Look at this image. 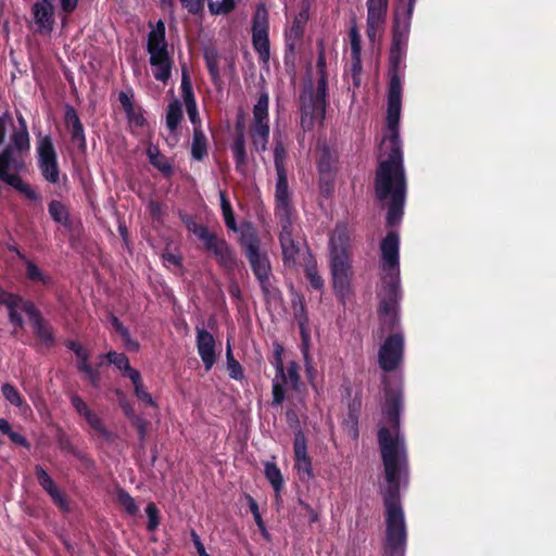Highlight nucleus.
I'll use <instances>...</instances> for the list:
<instances>
[{
    "mask_svg": "<svg viewBox=\"0 0 556 556\" xmlns=\"http://www.w3.org/2000/svg\"><path fill=\"white\" fill-rule=\"evenodd\" d=\"M403 409V394L397 389H386V402L382 408L390 427L396 432L382 427L378 431V442L384 467L387 486L382 492L386 507L384 556H404L407 532L401 505V477L407 476V456L403 438H400V415Z\"/></svg>",
    "mask_w": 556,
    "mask_h": 556,
    "instance_id": "obj_1",
    "label": "nucleus"
},
{
    "mask_svg": "<svg viewBox=\"0 0 556 556\" xmlns=\"http://www.w3.org/2000/svg\"><path fill=\"white\" fill-rule=\"evenodd\" d=\"M388 131L389 152L386 160L378 161L374 188L380 202L389 200L386 225L393 228L400 224L404 214L407 182L400 130Z\"/></svg>",
    "mask_w": 556,
    "mask_h": 556,
    "instance_id": "obj_2",
    "label": "nucleus"
},
{
    "mask_svg": "<svg viewBox=\"0 0 556 556\" xmlns=\"http://www.w3.org/2000/svg\"><path fill=\"white\" fill-rule=\"evenodd\" d=\"M406 2L403 20L399 9L395 12L392 29V43L389 53V85H388V108L387 128L388 130H400V117L402 109V83L400 71L406 56V48L415 4L417 0H400Z\"/></svg>",
    "mask_w": 556,
    "mask_h": 556,
    "instance_id": "obj_3",
    "label": "nucleus"
},
{
    "mask_svg": "<svg viewBox=\"0 0 556 556\" xmlns=\"http://www.w3.org/2000/svg\"><path fill=\"white\" fill-rule=\"evenodd\" d=\"M0 304L8 309L9 321L23 329L25 321L18 312L23 311L30 319L35 336L42 344L50 349L55 344V336L52 326L45 320L40 311L30 300H25L17 293H12L0 287Z\"/></svg>",
    "mask_w": 556,
    "mask_h": 556,
    "instance_id": "obj_4",
    "label": "nucleus"
},
{
    "mask_svg": "<svg viewBox=\"0 0 556 556\" xmlns=\"http://www.w3.org/2000/svg\"><path fill=\"white\" fill-rule=\"evenodd\" d=\"M239 244L248 258L252 273L255 276L265 298H273L277 291L271 285V264L266 251L261 250V240L255 230L250 227L242 231Z\"/></svg>",
    "mask_w": 556,
    "mask_h": 556,
    "instance_id": "obj_5",
    "label": "nucleus"
},
{
    "mask_svg": "<svg viewBox=\"0 0 556 556\" xmlns=\"http://www.w3.org/2000/svg\"><path fill=\"white\" fill-rule=\"evenodd\" d=\"M148 34L147 51L150 55L149 62L154 67L153 76L157 81L167 83L172 76L173 59L168 51L166 40V27L162 20H159Z\"/></svg>",
    "mask_w": 556,
    "mask_h": 556,
    "instance_id": "obj_6",
    "label": "nucleus"
},
{
    "mask_svg": "<svg viewBox=\"0 0 556 556\" xmlns=\"http://www.w3.org/2000/svg\"><path fill=\"white\" fill-rule=\"evenodd\" d=\"M330 268L334 294L344 304L351 291V263L346 249L336 247L333 240H331Z\"/></svg>",
    "mask_w": 556,
    "mask_h": 556,
    "instance_id": "obj_7",
    "label": "nucleus"
},
{
    "mask_svg": "<svg viewBox=\"0 0 556 556\" xmlns=\"http://www.w3.org/2000/svg\"><path fill=\"white\" fill-rule=\"evenodd\" d=\"M24 168V160L11 161L9 151L0 152V179L24 194L27 200L40 202L41 195L31 186L24 182L20 176Z\"/></svg>",
    "mask_w": 556,
    "mask_h": 556,
    "instance_id": "obj_8",
    "label": "nucleus"
},
{
    "mask_svg": "<svg viewBox=\"0 0 556 556\" xmlns=\"http://www.w3.org/2000/svg\"><path fill=\"white\" fill-rule=\"evenodd\" d=\"M268 106V93L266 91H262L257 102L253 106V123L250 128L252 144L258 152L266 151L269 139Z\"/></svg>",
    "mask_w": 556,
    "mask_h": 556,
    "instance_id": "obj_9",
    "label": "nucleus"
},
{
    "mask_svg": "<svg viewBox=\"0 0 556 556\" xmlns=\"http://www.w3.org/2000/svg\"><path fill=\"white\" fill-rule=\"evenodd\" d=\"M37 166L46 181L52 185L60 182L61 169L58 153L49 135L37 142Z\"/></svg>",
    "mask_w": 556,
    "mask_h": 556,
    "instance_id": "obj_10",
    "label": "nucleus"
},
{
    "mask_svg": "<svg viewBox=\"0 0 556 556\" xmlns=\"http://www.w3.org/2000/svg\"><path fill=\"white\" fill-rule=\"evenodd\" d=\"M328 77H318L316 90L311 86L308 93L300 96L302 121L305 117L311 119H325L327 106Z\"/></svg>",
    "mask_w": 556,
    "mask_h": 556,
    "instance_id": "obj_11",
    "label": "nucleus"
},
{
    "mask_svg": "<svg viewBox=\"0 0 556 556\" xmlns=\"http://www.w3.org/2000/svg\"><path fill=\"white\" fill-rule=\"evenodd\" d=\"M201 239L204 249L214 255L218 265L227 273H232L237 267V256L230 244L214 232H204Z\"/></svg>",
    "mask_w": 556,
    "mask_h": 556,
    "instance_id": "obj_12",
    "label": "nucleus"
},
{
    "mask_svg": "<svg viewBox=\"0 0 556 556\" xmlns=\"http://www.w3.org/2000/svg\"><path fill=\"white\" fill-rule=\"evenodd\" d=\"M269 22L268 13L265 8H257L252 24V45L263 62L269 60Z\"/></svg>",
    "mask_w": 556,
    "mask_h": 556,
    "instance_id": "obj_13",
    "label": "nucleus"
},
{
    "mask_svg": "<svg viewBox=\"0 0 556 556\" xmlns=\"http://www.w3.org/2000/svg\"><path fill=\"white\" fill-rule=\"evenodd\" d=\"M404 338L401 333L389 336L379 349L378 362L386 372L394 371L403 359Z\"/></svg>",
    "mask_w": 556,
    "mask_h": 556,
    "instance_id": "obj_14",
    "label": "nucleus"
},
{
    "mask_svg": "<svg viewBox=\"0 0 556 556\" xmlns=\"http://www.w3.org/2000/svg\"><path fill=\"white\" fill-rule=\"evenodd\" d=\"M382 289L379 292L380 315H390L395 312L400 300V271L383 273Z\"/></svg>",
    "mask_w": 556,
    "mask_h": 556,
    "instance_id": "obj_15",
    "label": "nucleus"
},
{
    "mask_svg": "<svg viewBox=\"0 0 556 556\" xmlns=\"http://www.w3.org/2000/svg\"><path fill=\"white\" fill-rule=\"evenodd\" d=\"M292 195L293 193L289 188L287 173L277 174L274 213L278 220L292 219V213L294 211Z\"/></svg>",
    "mask_w": 556,
    "mask_h": 556,
    "instance_id": "obj_16",
    "label": "nucleus"
},
{
    "mask_svg": "<svg viewBox=\"0 0 556 556\" xmlns=\"http://www.w3.org/2000/svg\"><path fill=\"white\" fill-rule=\"evenodd\" d=\"M70 401L76 413L86 420L93 432L109 443L114 441V433L105 427L102 419L89 408L80 395L74 393Z\"/></svg>",
    "mask_w": 556,
    "mask_h": 556,
    "instance_id": "obj_17",
    "label": "nucleus"
},
{
    "mask_svg": "<svg viewBox=\"0 0 556 556\" xmlns=\"http://www.w3.org/2000/svg\"><path fill=\"white\" fill-rule=\"evenodd\" d=\"M70 401L76 413L86 420L93 432L109 443L114 441V433L105 427L102 419L89 408L80 395L74 393Z\"/></svg>",
    "mask_w": 556,
    "mask_h": 556,
    "instance_id": "obj_18",
    "label": "nucleus"
},
{
    "mask_svg": "<svg viewBox=\"0 0 556 556\" xmlns=\"http://www.w3.org/2000/svg\"><path fill=\"white\" fill-rule=\"evenodd\" d=\"M339 155L336 150H332L327 144L319 147V155L317 159V169L319 174V184L321 188L329 186L333 187L334 178L338 172Z\"/></svg>",
    "mask_w": 556,
    "mask_h": 556,
    "instance_id": "obj_19",
    "label": "nucleus"
},
{
    "mask_svg": "<svg viewBox=\"0 0 556 556\" xmlns=\"http://www.w3.org/2000/svg\"><path fill=\"white\" fill-rule=\"evenodd\" d=\"M279 243L282 251V262L286 267H292L296 264L300 253V244L293 238V222L292 219L279 220Z\"/></svg>",
    "mask_w": 556,
    "mask_h": 556,
    "instance_id": "obj_20",
    "label": "nucleus"
},
{
    "mask_svg": "<svg viewBox=\"0 0 556 556\" xmlns=\"http://www.w3.org/2000/svg\"><path fill=\"white\" fill-rule=\"evenodd\" d=\"M382 271H400V237L395 231H390L381 240Z\"/></svg>",
    "mask_w": 556,
    "mask_h": 556,
    "instance_id": "obj_21",
    "label": "nucleus"
},
{
    "mask_svg": "<svg viewBox=\"0 0 556 556\" xmlns=\"http://www.w3.org/2000/svg\"><path fill=\"white\" fill-rule=\"evenodd\" d=\"M293 452L294 468L296 469L300 479L304 480L314 478L312 459L307 454V441L302 430H298L294 433Z\"/></svg>",
    "mask_w": 556,
    "mask_h": 556,
    "instance_id": "obj_22",
    "label": "nucleus"
},
{
    "mask_svg": "<svg viewBox=\"0 0 556 556\" xmlns=\"http://www.w3.org/2000/svg\"><path fill=\"white\" fill-rule=\"evenodd\" d=\"M197 331V349L201 357L205 370H211L216 362V342L214 336L205 330L203 327H195Z\"/></svg>",
    "mask_w": 556,
    "mask_h": 556,
    "instance_id": "obj_23",
    "label": "nucleus"
},
{
    "mask_svg": "<svg viewBox=\"0 0 556 556\" xmlns=\"http://www.w3.org/2000/svg\"><path fill=\"white\" fill-rule=\"evenodd\" d=\"M35 476L39 485L49 494L52 502L62 510H68L67 500L41 465L35 466Z\"/></svg>",
    "mask_w": 556,
    "mask_h": 556,
    "instance_id": "obj_24",
    "label": "nucleus"
},
{
    "mask_svg": "<svg viewBox=\"0 0 556 556\" xmlns=\"http://www.w3.org/2000/svg\"><path fill=\"white\" fill-rule=\"evenodd\" d=\"M181 93L186 105V111L193 126H201V119L198 112L195 96L193 92L192 81L188 70L184 66L181 70Z\"/></svg>",
    "mask_w": 556,
    "mask_h": 556,
    "instance_id": "obj_25",
    "label": "nucleus"
},
{
    "mask_svg": "<svg viewBox=\"0 0 556 556\" xmlns=\"http://www.w3.org/2000/svg\"><path fill=\"white\" fill-rule=\"evenodd\" d=\"M55 439L60 450L77 458L86 470H92L94 468L93 459L86 452L75 446L70 435L62 428H58Z\"/></svg>",
    "mask_w": 556,
    "mask_h": 556,
    "instance_id": "obj_26",
    "label": "nucleus"
},
{
    "mask_svg": "<svg viewBox=\"0 0 556 556\" xmlns=\"http://www.w3.org/2000/svg\"><path fill=\"white\" fill-rule=\"evenodd\" d=\"M54 5L34 3L30 12L39 33H51L54 28Z\"/></svg>",
    "mask_w": 556,
    "mask_h": 556,
    "instance_id": "obj_27",
    "label": "nucleus"
},
{
    "mask_svg": "<svg viewBox=\"0 0 556 556\" xmlns=\"http://www.w3.org/2000/svg\"><path fill=\"white\" fill-rule=\"evenodd\" d=\"M75 356L77 357V370L80 374H84L87 378L88 382L93 388H99L101 382V374L98 368H94L90 365L89 358L90 353L84 346L78 351H75Z\"/></svg>",
    "mask_w": 556,
    "mask_h": 556,
    "instance_id": "obj_28",
    "label": "nucleus"
},
{
    "mask_svg": "<svg viewBox=\"0 0 556 556\" xmlns=\"http://www.w3.org/2000/svg\"><path fill=\"white\" fill-rule=\"evenodd\" d=\"M30 150V138L28 131L14 129L11 135V142L2 151H9L10 160H23V153Z\"/></svg>",
    "mask_w": 556,
    "mask_h": 556,
    "instance_id": "obj_29",
    "label": "nucleus"
},
{
    "mask_svg": "<svg viewBox=\"0 0 556 556\" xmlns=\"http://www.w3.org/2000/svg\"><path fill=\"white\" fill-rule=\"evenodd\" d=\"M231 152L236 163V170L245 174L248 166V155L245 150V136L244 134H239L235 136L233 142L231 144Z\"/></svg>",
    "mask_w": 556,
    "mask_h": 556,
    "instance_id": "obj_30",
    "label": "nucleus"
},
{
    "mask_svg": "<svg viewBox=\"0 0 556 556\" xmlns=\"http://www.w3.org/2000/svg\"><path fill=\"white\" fill-rule=\"evenodd\" d=\"M100 358H105L109 364L114 365L118 370L122 371V375L128 379L131 377V375L139 372V370L130 366L129 358L124 353L110 351L106 354L101 355Z\"/></svg>",
    "mask_w": 556,
    "mask_h": 556,
    "instance_id": "obj_31",
    "label": "nucleus"
},
{
    "mask_svg": "<svg viewBox=\"0 0 556 556\" xmlns=\"http://www.w3.org/2000/svg\"><path fill=\"white\" fill-rule=\"evenodd\" d=\"M207 155V138L203 132L201 126L193 128L192 142H191V156L195 161H203Z\"/></svg>",
    "mask_w": 556,
    "mask_h": 556,
    "instance_id": "obj_32",
    "label": "nucleus"
},
{
    "mask_svg": "<svg viewBox=\"0 0 556 556\" xmlns=\"http://www.w3.org/2000/svg\"><path fill=\"white\" fill-rule=\"evenodd\" d=\"M182 119V105L179 100L174 99L166 109V127L170 134L176 132Z\"/></svg>",
    "mask_w": 556,
    "mask_h": 556,
    "instance_id": "obj_33",
    "label": "nucleus"
},
{
    "mask_svg": "<svg viewBox=\"0 0 556 556\" xmlns=\"http://www.w3.org/2000/svg\"><path fill=\"white\" fill-rule=\"evenodd\" d=\"M264 475L278 496L285 486V480L277 464L266 462L264 465Z\"/></svg>",
    "mask_w": 556,
    "mask_h": 556,
    "instance_id": "obj_34",
    "label": "nucleus"
},
{
    "mask_svg": "<svg viewBox=\"0 0 556 556\" xmlns=\"http://www.w3.org/2000/svg\"><path fill=\"white\" fill-rule=\"evenodd\" d=\"M305 23H306V16H304L301 13L300 15L295 16L290 29L287 31V34H286L287 46L291 51L294 50V47H295L294 41H299L302 39L303 34H304Z\"/></svg>",
    "mask_w": 556,
    "mask_h": 556,
    "instance_id": "obj_35",
    "label": "nucleus"
},
{
    "mask_svg": "<svg viewBox=\"0 0 556 556\" xmlns=\"http://www.w3.org/2000/svg\"><path fill=\"white\" fill-rule=\"evenodd\" d=\"M50 217L65 227L71 225L70 211L65 204L58 200H51L48 204Z\"/></svg>",
    "mask_w": 556,
    "mask_h": 556,
    "instance_id": "obj_36",
    "label": "nucleus"
},
{
    "mask_svg": "<svg viewBox=\"0 0 556 556\" xmlns=\"http://www.w3.org/2000/svg\"><path fill=\"white\" fill-rule=\"evenodd\" d=\"M129 380L134 384L135 396L139 401L144 402L147 405L155 407L156 402L153 400L152 395L146 390L140 371L131 375Z\"/></svg>",
    "mask_w": 556,
    "mask_h": 556,
    "instance_id": "obj_37",
    "label": "nucleus"
},
{
    "mask_svg": "<svg viewBox=\"0 0 556 556\" xmlns=\"http://www.w3.org/2000/svg\"><path fill=\"white\" fill-rule=\"evenodd\" d=\"M283 346L279 342L273 343V354L269 358L270 364L276 369V378H280L282 382H287L286 369L282 359Z\"/></svg>",
    "mask_w": 556,
    "mask_h": 556,
    "instance_id": "obj_38",
    "label": "nucleus"
},
{
    "mask_svg": "<svg viewBox=\"0 0 556 556\" xmlns=\"http://www.w3.org/2000/svg\"><path fill=\"white\" fill-rule=\"evenodd\" d=\"M293 315L299 325L301 337L304 341H306L308 338V315L306 312L305 303L302 300H300L299 303L293 302Z\"/></svg>",
    "mask_w": 556,
    "mask_h": 556,
    "instance_id": "obj_39",
    "label": "nucleus"
},
{
    "mask_svg": "<svg viewBox=\"0 0 556 556\" xmlns=\"http://www.w3.org/2000/svg\"><path fill=\"white\" fill-rule=\"evenodd\" d=\"M1 392L4 399L12 405L29 409L28 404L25 402V400L22 397L20 391L11 383L7 382L3 383L1 387Z\"/></svg>",
    "mask_w": 556,
    "mask_h": 556,
    "instance_id": "obj_40",
    "label": "nucleus"
},
{
    "mask_svg": "<svg viewBox=\"0 0 556 556\" xmlns=\"http://www.w3.org/2000/svg\"><path fill=\"white\" fill-rule=\"evenodd\" d=\"M226 359L229 377L233 380L241 381L244 378L243 368L241 364L235 358L229 340L227 341L226 346Z\"/></svg>",
    "mask_w": 556,
    "mask_h": 556,
    "instance_id": "obj_41",
    "label": "nucleus"
},
{
    "mask_svg": "<svg viewBox=\"0 0 556 556\" xmlns=\"http://www.w3.org/2000/svg\"><path fill=\"white\" fill-rule=\"evenodd\" d=\"M219 197H220L222 213H223V217H224V220H225V224H226L227 228L232 230V231H238V226H237V222H236V218H235V213H233L231 203H230V201L228 200V198L226 195V192L225 191H220L219 192Z\"/></svg>",
    "mask_w": 556,
    "mask_h": 556,
    "instance_id": "obj_42",
    "label": "nucleus"
},
{
    "mask_svg": "<svg viewBox=\"0 0 556 556\" xmlns=\"http://www.w3.org/2000/svg\"><path fill=\"white\" fill-rule=\"evenodd\" d=\"M116 502L129 516H136L139 511L135 498L123 488L116 489Z\"/></svg>",
    "mask_w": 556,
    "mask_h": 556,
    "instance_id": "obj_43",
    "label": "nucleus"
},
{
    "mask_svg": "<svg viewBox=\"0 0 556 556\" xmlns=\"http://www.w3.org/2000/svg\"><path fill=\"white\" fill-rule=\"evenodd\" d=\"M147 154L149 156L150 163L162 174L165 176H170L173 174L172 165L163 156L160 155L157 148H148Z\"/></svg>",
    "mask_w": 556,
    "mask_h": 556,
    "instance_id": "obj_44",
    "label": "nucleus"
},
{
    "mask_svg": "<svg viewBox=\"0 0 556 556\" xmlns=\"http://www.w3.org/2000/svg\"><path fill=\"white\" fill-rule=\"evenodd\" d=\"M24 263L26 266V277L29 281L40 282L45 286L50 283L51 278L45 275L31 260L27 258Z\"/></svg>",
    "mask_w": 556,
    "mask_h": 556,
    "instance_id": "obj_45",
    "label": "nucleus"
},
{
    "mask_svg": "<svg viewBox=\"0 0 556 556\" xmlns=\"http://www.w3.org/2000/svg\"><path fill=\"white\" fill-rule=\"evenodd\" d=\"M179 219L186 226V228L193 232L200 240L204 237V232H208V229L204 225L197 224L194 217L184 211H179L178 213Z\"/></svg>",
    "mask_w": 556,
    "mask_h": 556,
    "instance_id": "obj_46",
    "label": "nucleus"
},
{
    "mask_svg": "<svg viewBox=\"0 0 556 556\" xmlns=\"http://www.w3.org/2000/svg\"><path fill=\"white\" fill-rule=\"evenodd\" d=\"M146 514L148 517L147 530L149 532H154L161 523V513L154 502L148 503Z\"/></svg>",
    "mask_w": 556,
    "mask_h": 556,
    "instance_id": "obj_47",
    "label": "nucleus"
},
{
    "mask_svg": "<svg viewBox=\"0 0 556 556\" xmlns=\"http://www.w3.org/2000/svg\"><path fill=\"white\" fill-rule=\"evenodd\" d=\"M287 152L281 141H277L274 148V164L276 174L287 173L286 168Z\"/></svg>",
    "mask_w": 556,
    "mask_h": 556,
    "instance_id": "obj_48",
    "label": "nucleus"
},
{
    "mask_svg": "<svg viewBox=\"0 0 556 556\" xmlns=\"http://www.w3.org/2000/svg\"><path fill=\"white\" fill-rule=\"evenodd\" d=\"M205 63L206 68L208 71V74L211 76L212 83L215 86H219L220 84V74H219V66H218V60L216 54H208L206 53L205 56Z\"/></svg>",
    "mask_w": 556,
    "mask_h": 556,
    "instance_id": "obj_49",
    "label": "nucleus"
},
{
    "mask_svg": "<svg viewBox=\"0 0 556 556\" xmlns=\"http://www.w3.org/2000/svg\"><path fill=\"white\" fill-rule=\"evenodd\" d=\"M236 7L235 0H223L222 2L218 1H208V10L211 14L213 15H220V14H228L231 11H233Z\"/></svg>",
    "mask_w": 556,
    "mask_h": 556,
    "instance_id": "obj_50",
    "label": "nucleus"
},
{
    "mask_svg": "<svg viewBox=\"0 0 556 556\" xmlns=\"http://www.w3.org/2000/svg\"><path fill=\"white\" fill-rule=\"evenodd\" d=\"M367 14L387 18L389 0H367Z\"/></svg>",
    "mask_w": 556,
    "mask_h": 556,
    "instance_id": "obj_51",
    "label": "nucleus"
},
{
    "mask_svg": "<svg viewBox=\"0 0 556 556\" xmlns=\"http://www.w3.org/2000/svg\"><path fill=\"white\" fill-rule=\"evenodd\" d=\"M363 72L361 54H351L350 73L353 80V86L358 88L361 86V76Z\"/></svg>",
    "mask_w": 556,
    "mask_h": 556,
    "instance_id": "obj_52",
    "label": "nucleus"
},
{
    "mask_svg": "<svg viewBox=\"0 0 556 556\" xmlns=\"http://www.w3.org/2000/svg\"><path fill=\"white\" fill-rule=\"evenodd\" d=\"M386 22V18L383 17H380V16H377V15H371V14H367V29H366V33H367V36L368 38L374 41L377 34H378V30L383 26Z\"/></svg>",
    "mask_w": 556,
    "mask_h": 556,
    "instance_id": "obj_53",
    "label": "nucleus"
},
{
    "mask_svg": "<svg viewBox=\"0 0 556 556\" xmlns=\"http://www.w3.org/2000/svg\"><path fill=\"white\" fill-rule=\"evenodd\" d=\"M305 277L309 282V286L315 290H323L324 279L318 274L316 265H307L305 268Z\"/></svg>",
    "mask_w": 556,
    "mask_h": 556,
    "instance_id": "obj_54",
    "label": "nucleus"
},
{
    "mask_svg": "<svg viewBox=\"0 0 556 556\" xmlns=\"http://www.w3.org/2000/svg\"><path fill=\"white\" fill-rule=\"evenodd\" d=\"M317 48H318V55H317V62H316L317 74H318V77H327V71H326L327 60H326L325 46H324L323 40H319L317 42Z\"/></svg>",
    "mask_w": 556,
    "mask_h": 556,
    "instance_id": "obj_55",
    "label": "nucleus"
},
{
    "mask_svg": "<svg viewBox=\"0 0 556 556\" xmlns=\"http://www.w3.org/2000/svg\"><path fill=\"white\" fill-rule=\"evenodd\" d=\"M277 379L278 378H276L273 381V402H271V405H274V406L280 405L285 401V399H286V390H285V387H283V384L286 382H282V380L278 381Z\"/></svg>",
    "mask_w": 556,
    "mask_h": 556,
    "instance_id": "obj_56",
    "label": "nucleus"
},
{
    "mask_svg": "<svg viewBox=\"0 0 556 556\" xmlns=\"http://www.w3.org/2000/svg\"><path fill=\"white\" fill-rule=\"evenodd\" d=\"M127 119L130 124L136 127H143L147 123L146 117L143 116L141 108H132L130 111L125 112Z\"/></svg>",
    "mask_w": 556,
    "mask_h": 556,
    "instance_id": "obj_57",
    "label": "nucleus"
},
{
    "mask_svg": "<svg viewBox=\"0 0 556 556\" xmlns=\"http://www.w3.org/2000/svg\"><path fill=\"white\" fill-rule=\"evenodd\" d=\"M71 139L80 150H86L87 143L83 124L71 128Z\"/></svg>",
    "mask_w": 556,
    "mask_h": 556,
    "instance_id": "obj_58",
    "label": "nucleus"
},
{
    "mask_svg": "<svg viewBox=\"0 0 556 556\" xmlns=\"http://www.w3.org/2000/svg\"><path fill=\"white\" fill-rule=\"evenodd\" d=\"M148 212L151 218L154 222L163 223L164 220V212H163V205L161 202L156 200H151L148 204Z\"/></svg>",
    "mask_w": 556,
    "mask_h": 556,
    "instance_id": "obj_59",
    "label": "nucleus"
},
{
    "mask_svg": "<svg viewBox=\"0 0 556 556\" xmlns=\"http://www.w3.org/2000/svg\"><path fill=\"white\" fill-rule=\"evenodd\" d=\"M182 8L192 15H201L204 11V0H179Z\"/></svg>",
    "mask_w": 556,
    "mask_h": 556,
    "instance_id": "obj_60",
    "label": "nucleus"
},
{
    "mask_svg": "<svg viewBox=\"0 0 556 556\" xmlns=\"http://www.w3.org/2000/svg\"><path fill=\"white\" fill-rule=\"evenodd\" d=\"M64 122L67 128L81 125L80 118L76 110L70 104L65 106Z\"/></svg>",
    "mask_w": 556,
    "mask_h": 556,
    "instance_id": "obj_61",
    "label": "nucleus"
},
{
    "mask_svg": "<svg viewBox=\"0 0 556 556\" xmlns=\"http://www.w3.org/2000/svg\"><path fill=\"white\" fill-rule=\"evenodd\" d=\"M351 54L362 53V39L356 27L350 29Z\"/></svg>",
    "mask_w": 556,
    "mask_h": 556,
    "instance_id": "obj_62",
    "label": "nucleus"
},
{
    "mask_svg": "<svg viewBox=\"0 0 556 556\" xmlns=\"http://www.w3.org/2000/svg\"><path fill=\"white\" fill-rule=\"evenodd\" d=\"M134 91L129 89V91H121L118 93V101L124 110V112L130 111L135 106L134 104Z\"/></svg>",
    "mask_w": 556,
    "mask_h": 556,
    "instance_id": "obj_63",
    "label": "nucleus"
},
{
    "mask_svg": "<svg viewBox=\"0 0 556 556\" xmlns=\"http://www.w3.org/2000/svg\"><path fill=\"white\" fill-rule=\"evenodd\" d=\"M287 382L290 381L293 389H296L300 375L298 372V365L295 362H291L286 371Z\"/></svg>",
    "mask_w": 556,
    "mask_h": 556,
    "instance_id": "obj_64",
    "label": "nucleus"
}]
</instances>
